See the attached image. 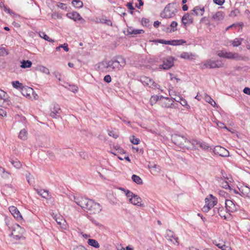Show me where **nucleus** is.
<instances>
[{
	"mask_svg": "<svg viewBox=\"0 0 250 250\" xmlns=\"http://www.w3.org/2000/svg\"><path fill=\"white\" fill-rule=\"evenodd\" d=\"M13 87L17 89L21 90L22 88L25 86H23L22 84L18 81H13L11 83Z\"/></svg>",
	"mask_w": 250,
	"mask_h": 250,
	"instance_id": "obj_32",
	"label": "nucleus"
},
{
	"mask_svg": "<svg viewBox=\"0 0 250 250\" xmlns=\"http://www.w3.org/2000/svg\"><path fill=\"white\" fill-rule=\"evenodd\" d=\"M239 190L242 195L250 197V188L244 185L239 184L237 186Z\"/></svg>",
	"mask_w": 250,
	"mask_h": 250,
	"instance_id": "obj_15",
	"label": "nucleus"
},
{
	"mask_svg": "<svg viewBox=\"0 0 250 250\" xmlns=\"http://www.w3.org/2000/svg\"><path fill=\"white\" fill-rule=\"evenodd\" d=\"M224 16L225 14L223 12L218 11L214 15H213L212 16V19L217 22H219L224 19Z\"/></svg>",
	"mask_w": 250,
	"mask_h": 250,
	"instance_id": "obj_20",
	"label": "nucleus"
},
{
	"mask_svg": "<svg viewBox=\"0 0 250 250\" xmlns=\"http://www.w3.org/2000/svg\"><path fill=\"white\" fill-rule=\"evenodd\" d=\"M224 65V64L221 61L208 59L203 62L200 67L202 69L216 68L222 67Z\"/></svg>",
	"mask_w": 250,
	"mask_h": 250,
	"instance_id": "obj_3",
	"label": "nucleus"
},
{
	"mask_svg": "<svg viewBox=\"0 0 250 250\" xmlns=\"http://www.w3.org/2000/svg\"><path fill=\"white\" fill-rule=\"evenodd\" d=\"M11 164L15 167L19 168L21 167V164L20 161L18 160H11Z\"/></svg>",
	"mask_w": 250,
	"mask_h": 250,
	"instance_id": "obj_50",
	"label": "nucleus"
},
{
	"mask_svg": "<svg viewBox=\"0 0 250 250\" xmlns=\"http://www.w3.org/2000/svg\"><path fill=\"white\" fill-rule=\"evenodd\" d=\"M37 70L47 75L50 74V71L48 68L43 65L38 66Z\"/></svg>",
	"mask_w": 250,
	"mask_h": 250,
	"instance_id": "obj_35",
	"label": "nucleus"
},
{
	"mask_svg": "<svg viewBox=\"0 0 250 250\" xmlns=\"http://www.w3.org/2000/svg\"><path fill=\"white\" fill-rule=\"evenodd\" d=\"M204 100L210 105L214 107H217L215 102L208 94L205 93L204 95Z\"/></svg>",
	"mask_w": 250,
	"mask_h": 250,
	"instance_id": "obj_29",
	"label": "nucleus"
},
{
	"mask_svg": "<svg viewBox=\"0 0 250 250\" xmlns=\"http://www.w3.org/2000/svg\"><path fill=\"white\" fill-rule=\"evenodd\" d=\"M74 250H87L85 247L83 246H79L74 249Z\"/></svg>",
	"mask_w": 250,
	"mask_h": 250,
	"instance_id": "obj_64",
	"label": "nucleus"
},
{
	"mask_svg": "<svg viewBox=\"0 0 250 250\" xmlns=\"http://www.w3.org/2000/svg\"><path fill=\"white\" fill-rule=\"evenodd\" d=\"M217 204H205L204 207L202 208V210L203 212H208L211 208H213L215 206H216Z\"/></svg>",
	"mask_w": 250,
	"mask_h": 250,
	"instance_id": "obj_40",
	"label": "nucleus"
},
{
	"mask_svg": "<svg viewBox=\"0 0 250 250\" xmlns=\"http://www.w3.org/2000/svg\"><path fill=\"white\" fill-rule=\"evenodd\" d=\"M100 22L103 23H105L108 25L112 26V25L111 21L109 20L106 19L103 21H101Z\"/></svg>",
	"mask_w": 250,
	"mask_h": 250,
	"instance_id": "obj_60",
	"label": "nucleus"
},
{
	"mask_svg": "<svg viewBox=\"0 0 250 250\" xmlns=\"http://www.w3.org/2000/svg\"><path fill=\"white\" fill-rule=\"evenodd\" d=\"M168 75L169 76V78L171 81H174L175 80L177 83H178L180 80L177 78L176 77H175L172 73H169Z\"/></svg>",
	"mask_w": 250,
	"mask_h": 250,
	"instance_id": "obj_56",
	"label": "nucleus"
},
{
	"mask_svg": "<svg viewBox=\"0 0 250 250\" xmlns=\"http://www.w3.org/2000/svg\"><path fill=\"white\" fill-rule=\"evenodd\" d=\"M198 145V146L203 150H207L209 147L207 143L203 141H199Z\"/></svg>",
	"mask_w": 250,
	"mask_h": 250,
	"instance_id": "obj_43",
	"label": "nucleus"
},
{
	"mask_svg": "<svg viewBox=\"0 0 250 250\" xmlns=\"http://www.w3.org/2000/svg\"><path fill=\"white\" fill-rule=\"evenodd\" d=\"M152 42H155V43H162V44H169L170 45V43H168V42H170V41H166V40H162V39H159V40H153Z\"/></svg>",
	"mask_w": 250,
	"mask_h": 250,
	"instance_id": "obj_48",
	"label": "nucleus"
},
{
	"mask_svg": "<svg viewBox=\"0 0 250 250\" xmlns=\"http://www.w3.org/2000/svg\"><path fill=\"white\" fill-rule=\"evenodd\" d=\"M73 201L75 203H88L89 202H91V199L79 194H76L74 195L73 196Z\"/></svg>",
	"mask_w": 250,
	"mask_h": 250,
	"instance_id": "obj_13",
	"label": "nucleus"
},
{
	"mask_svg": "<svg viewBox=\"0 0 250 250\" xmlns=\"http://www.w3.org/2000/svg\"><path fill=\"white\" fill-rule=\"evenodd\" d=\"M213 152L215 154L222 157H228L229 156V152L223 147L217 146L214 147Z\"/></svg>",
	"mask_w": 250,
	"mask_h": 250,
	"instance_id": "obj_12",
	"label": "nucleus"
},
{
	"mask_svg": "<svg viewBox=\"0 0 250 250\" xmlns=\"http://www.w3.org/2000/svg\"><path fill=\"white\" fill-rule=\"evenodd\" d=\"M2 101V106L7 107V106L11 104L10 100L7 96V93L0 89V103Z\"/></svg>",
	"mask_w": 250,
	"mask_h": 250,
	"instance_id": "obj_9",
	"label": "nucleus"
},
{
	"mask_svg": "<svg viewBox=\"0 0 250 250\" xmlns=\"http://www.w3.org/2000/svg\"><path fill=\"white\" fill-rule=\"evenodd\" d=\"M160 100V96L153 95L152 96L150 99V103L151 105H153L156 103V102Z\"/></svg>",
	"mask_w": 250,
	"mask_h": 250,
	"instance_id": "obj_42",
	"label": "nucleus"
},
{
	"mask_svg": "<svg viewBox=\"0 0 250 250\" xmlns=\"http://www.w3.org/2000/svg\"><path fill=\"white\" fill-rule=\"evenodd\" d=\"M66 16L70 19L75 21H80L82 23L85 22V20L81 17L79 13L77 12H72L66 14Z\"/></svg>",
	"mask_w": 250,
	"mask_h": 250,
	"instance_id": "obj_11",
	"label": "nucleus"
},
{
	"mask_svg": "<svg viewBox=\"0 0 250 250\" xmlns=\"http://www.w3.org/2000/svg\"><path fill=\"white\" fill-rule=\"evenodd\" d=\"M28 131L25 128L22 129L19 132L18 137L20 139L25 141L28 138Z\"/></svg>",
	"mask_w": 250,
	"mask_h": 250,
	"instance_id": "obj_23",
	"label": "nucleus"
},
{
	"mask_svg": "<svg viewBox=\"0 0 250 250\" xmlns=\"http://www.w3.org/2000/svg\"><path fill=\"white\" fill-rule=\"evenodd\" d=\"M177 10L174 4L169 3L164 9L161 14V17L163 18L169 19L173 18L177 13Z\"/></svg>",
	"mask_w": 250,
	"mask_h": 250,
	"instance_id": "obj_4",
	"label": "nucleus"
},
{
	"mask_svg": "<svg viewBox=\"0 0 250 250\" xmlns=\"http://www.w3.org/2000/svg\"><path fill=\"white\" fill-rule=\"evenodd\" d=\"M61 112V109L60 105L57 104H53L50 108V116L53 118H58L60 117V114Z\"/></svg>",
	"mask_w": 250,
	"mask_h": 250,
	"instance_id": "obj_7",
	"label": "nucleus"
},
{
	"mask_svg": "<svg viewBox=\"0 0 250 250\" xmlns=\"http://www.w3.org/2000/svg\"><path fill=\"white\" fill-rule=\"evenodd\" d=\"M32 65V62L29 60H23L21 62V67L22 68H30Z\"/></svg>",
	"mask_w": 250,
	"mask_h": 250,
	"instance_id": "obj_38",
	"label": "nucleus"
},
{
	"mask_svg": "<svg viewBox=\"0 0 250 250\" xmlns=\"http://www.w3.org/2000/svg\"><path fill=\"white\" fill-rule=\"evenodd\" d=\"M108 135L110 136H112V137H113L114 138H117L118 137V135L116 132H115L113 131H108Z\"/></svg>",
	"mask_w": 250,
	"mask_h": 250,
	"instance_id": "obj_58",
	"label": "nucleus"
},
{
	"mask_svg": "<svg viewBox=\"0 0 250 250\" xmlns=\"http://www.w3.org/2000/svg\"><path fill=\"white\" fill-rule=\"evenodd\" d=\"M61 47H62V48L65 52L69 51V49L68 47V44L66 43H64L61 44V45H59V46L57 47L56 48V50L57 51H59L60 50V49L61 48Z\"/></svg>",
	"mask_w": 250,
	"mask_h": 250,
	"instance_id": "obj_45",
	"label": "nucleus"
},
{
	"mask_svg": "<svg viewBox=\"0 0 250 250\" xmlns=\"http://www.w3.org/2000/svg\"><path fill=\"white\" fill-rule=\"evenodd\" d=\"M178 23L176 21H173L170 24V32H173L177 30V27Z\"/></svg>",
	"mask_w": 250,
	"mask_h": 250,
	"instance_id": "obj_47",
	"label": "nucleus"
},
{
	"mask_svg": "<svg viewBox=\"0 0 250 250\" xmlns=\"http://www.w3.org/2000/svg\"><path fill=\"white\" fill-rule=\"evenodd\" d=\"M243 92L246 94L250 95V88L249 87H245L243 89Z\"/></svg>",
	"mask_w": 250,
	"mask_h": 250,
	"instance_id": "obj_63",
	"label": "nucleus"
},
{
	"mask_svg": "<svg viewBox=\"0 0 250 250\" xmlns=\"http://www.w3.org/2000/svg\"><path fill=\"white\" fill-rule=\"evenodd\" d=\"M3 10H4L5 12L9 14L11 16H14L16 15L14 12L12 11L9 8L6 7V6H4Z\"/></svg>",
	"mask_w": 250,
	"mask_h": 250,
	"instance_id": "obj_55",
	"label": "nucleus"
},
{
	"mask_svg": "<svg viewBox=\"0 0 250 250\" xmlns=\"http://www.w3.org/2000/svg\"><path fill=\"white\" fill-rule=\"evenodd\" d=\"M182 22L185 26H187L193 22V20L188 14H186L182 18Z\"/></svg>",
	"mask_w": 250,
	"mask_h": 250,
	"instance_id": "obj_19",
	"label": "nucleus"
},
{
	"mask_svg": "<svg viewBox=\"0 0 250 250\" xmlns=\"http://www.w3.org/2000/svg\"><path fill=\"white\" fill-rule=\"evenodd\" d=\"M217 199L212 194H209L205 198L206 203H217Z\"/></svg>",
	"mask_w": 250,
	"mask_h": 250,
	"instance_id": "obj_31",
	"label": "nucleus"
},
{
	"mask_svg": "<svg viewBox=\"0 0 250 250\" xmlns=\"http://www.w3.org/2000/svg\"><path fill=\"white\" fill-rule=\"evenodd\" d=\"M204 11L205 9L204 7L200 8L198 6L195 7L192 10V12L196 16H202Z\"/></svg>",
	"mask_w": 250,
	"mask_h": 250,
	"instance_id": "obj_30",
	"label": "nucleus"
},
{
	"mask_svg": "<svg viewBox=\"0 0 250 250\" xmlns=\"http://www.w3.org/2000/svg\"><path fill=\"white\" fill-rule=\"evenodd\" d=\"M104 80L105 82L108 83H110L111 81V77L109 75H107L105 76Z\"/></svg>",
	"mask_w": 250,
	"mask_h": 250,
	"instance_id": "obj_61",
	"label": "nucleus"
},
{
	"mask_svg": "<svg viewBox=\"0 0 250 250\" xmlns=\"http://www.w3.org/2000/svg\"><path fill=\"white\" fill-rule=\"evenodd\" d=\"M188 147H187V149H189L191 148V146L194 148H196L197 146H199V141L195 140H188Z\"/></svg>",
	"mask_w": 250,
	"mask_h": 250,
	"instance_id": "obj_34",
	"label": "nucleus"
},
{
	"mask_svg": "<svg viewBox=\"0 0 250 250\" xmlns=\"http://www.w3.org/2000/svg\"><path fill=\"white\" fill-rule=\"evenodd\" d=\"M171 140L173 143L182 148L187 149V147H188V140L184 136L172 135Z\"/></svg>",
	"mask_w": 250,
	"mask_h": 250,
	"instance_id": "obj_2",
	"label": "nucleus"
},
{
	"mask_svg": "<svg viewBox=\"0 0 250 250\" xmlns=\"http://www.w3.org/2000/svg\"><path fill=\"white\" fill-rule=\"evenodd\" d=\"M170 45L176 46L182 45L186 43V41L184 40H174L170 41Z\"/></svg>",
	"mask_w": 250,
	"mask_h": 250,
	"instance_id": "obj_36",
	"label": "nucleus"
},
{
	"mask_svg": "<svg viewBox=\"0 0 250 250\" xmlns=\"http://www.w3.org/2000/svg\"><path fill=\"white\" fill-rule=\"evenodd\" d=\"M226 210L229 212H232L235 211L237 207H239L238 204H225Z\"/></svg>",
	"mask_w": 250,
	"mask_h": 250,
	"instance_id": "obj_24",
	"label": "nucleus"
},
{
	"mask_svg": "<svg viewBox=\"0 0 250 250\" xmlns=\"http://www.w3.org/2000/svg\"><path fill=\"white\" fill-rule=\"evenodd\" d=\"M213 244L222 250H231V248L230 246L223 244L222 243H217L216 241H215Z\"/></svg>",
	"mask_w": 250,
	"mask_h": 250,
	"instance_id": "obj_27",
	"label": "nucleus"
},
{
	"mask_svg": "<svg viewBox=\"0 0 250 250\" xmlns=\"http://www.w3.org/2000/svg\"><path fill=\"white\" fill-rule=\"evenodd\" d=\"M126 62L124 58L119 57L109 61H103L100 63V66L108 69L109 71H118L121 70L125 65Z\"/></svg>",
	"mask_w": 250,
	"mask_h": 250,
	"instance_id": "obj_1",
	"label": "nucleus"
},
{
	"mask_svg": "<svg viewBox=\"0 0 250 250\" xmlns=\"http://www.w3.org/2000/svg\"><path fill=\"white\" fill-rule=\"evenodd\" d=\"M72 4L76 8H81L83 6V3L79 0H74L72 1Z\"/></svg>",
	"mask_w": 250,
	"mask_h": 250,
	"instance_id": "obj_41",
	"label": "nucleus"
},
{
	"mask_svg": "<svg viewBox=\"0 0 250 250\" xmlns=\"http://www.w3.org/2000/svg\"><path fill=\"white\" fill-rule=\"evenodd\" d=\"M160 100H162V105L166 108H172V106L174 103V100L168 97H165L160 96Z\"/></svg>",
	"mask_w": 250,
	"mask_h": 250,
	"instance_id": "obj_14",
	"label": "nucleus"
},
{
	"mask_svg": "<svg viewBox=\"0 0 250 250\" xmlns=\"http://www.w3.org/2000/svg\"><path fill=\"white\" fill-rule=\"evenodd\" d=\"M242 41H243L242 39H241V38H240V39L236 38L233 41H232V42H231L232 43V45L234 47L238 46L240 44H241Z\"/></svg>",
	"mask_w": 250,
	"mask_h": 250,
	"instance_id": "obj_46",
	"label": "nucleus"
},
{
	"mask_svg": "<svg viewBox=\"0 0 250 250\" xmlns=\"http://www.w3.org/2000/svg\"><path fill=\"white\" fill-rule=\"evenodd\" d=\"M218 182L219 183L220 186L224 188L227 189L230 188L228 182L224 181L222 178H218Z\"/></svg>",
	"mask_w": 250,
	"mask_h": 250,
	"instance_id": "obj_33",
	"label": "nucleus"
},
{
	"mask_svg": "<svg viewBox=\"0 0 250 250\" xmlns=\"http://www.w3.org/2000/svg\"><path fill=\"white\" fill-rule=\"evenodd\" d=\"M88 244L91 246H92L96 248H98L100 247V245L98 243V241L95 239H89L88 240Z\"/></svg>",
	"mask_w": 250,
	"mask_h": 250,
	"instance_id": "obj_39",
	"label": "nucleus"
},
{
	"mask_svg": "<svg viewBox=\"0 0 250 250\" xmlns=\"http://www.w3.org/2000/svg\"><path fill=\"white\" fill-rule=\"evenodd\" d=\"M69 89L70 91H72L74 93H75V92H77L78 88L77 86H76L75 85H69Z\"/></svg>",
	"mask_w": 250,
	"mask_h": 250,
	"instance_id": "obj_57",
	"label": "nucleus"
},
{
	"mask_svg": "<svg viewBox=\"0 0 250 250\" xmlns=\"http://www.w3.org/2000/svg\"><path fill=\"white\" fill-rule=\"evenodd\" d=\"M219 194L221 196L224 197L226 203L227 202H230L232 203H234V202H235V201L231 197L229 196L228 194L227 193H226L224 191H220Z\"/></svg>",
	"mask_w": 250,
	"mask_h": 250,
	"instance_id": "obj_26",
	"label": "nucleus"
},
{
	"mask_svg": "<svg viewBox=\"0 0 250 250\" xmlns=\"http://www.w3.org/2000/svg\"><path fill=\"white\" fill-rule=\"evenodd\" d=\"M217 126L220 128H224L226 129L229 131L230 130L221 122H217Z\"/></svg>",
	"mask_w": 250,
	"mask_h": 250,
	"instance_id": "obj_54",
	"label": "nucleus"
},
{
	"mask_svg": "<svg viewBox=\"0 0 250 250\" xmlns=\"http://www.w3.org/2000/svg\"><path fill=\"white\" fill-rule=\"evenodd\" d=\"M166 238L171 241H172V239H173L176 242H178V238L175 236L174 232L169 229L167 230Z\"/></svg>",
	"mask_w": 250,
	"mask_h": 250,
	"instance_id": "obj_25",
	"label": "nucleus"
},
{
	"mask_svg": "<svg viewBox=\"0 0 250 250\" xmlns=\"http://www.w3.org/2000/svg\"><path fill=\"white\" fill-rule=\"evenodd\" d=\"M78 205H80V207L82 208V209H83V210L88 212V207L91 205H93V208L95 209H97V210H101L100 204H78Z\"/></svg>",
	"mask_w": 250,
	"mask_h": 250,
	"instance_id": "obj_22",
	"label": "nucleus"
},
{
	"mask_svg": "<svg viewBox=\"0 0 250 250\" xmlns=\"http://www.w3.org/2000/svg\"><path fill=\"white\" fill-rule=\"evenodd\" d=\"M129 32L132 34H140L144 33V31L142 29H132L131 31H130Z\"/></svg>",
	"mask_w": 250,
	"mask_h": 250,
	"instance_id": "obj_49",
	"label": "nucleus"
},
{
	"mask_svg": "<svg viewBox=\"0 0 250 250\" xmlns=\"http://www.w3.org/2000/svg\"><path fill=\"white\" fill-rule=\"evenodd\" d=\"M130 142L131 143L134 145H138L140 143V140L138 138H135L134 136H132V138L130 139Z\"/></svg>",
	"mask_w": 250,
	"mask_h": 250,
	"instance_id": "obj_53",
	"label": "nucleus"
},
{
	"mask_svg": "<svg viewBox=\"0 0 250 250\" xmlns=\"http://www.w3.org/2000/svg\"><path fill=\"white\" fill-rule=\"evenodd\" d=\"M93 205L89 206V208H88V211H89L90 214H95L96 213L99 212L101 210H97V209H95L93 208Z\"/></svg>",
	"mask_w": 250,
	"mask_h": 250,
	"instance_id": "obj_51",
	"label": "nucleus"
},
{
	"mask_svg": "<svg viewBox=\"0 0 250 250\" xmlns=\"http://www.w3.org/2000/svg\"><path fill=\"white\" fill-rule=\"evenodd\" d=\"M122 190H124L126 197L128 198L129 201L131 203H140L143 201L141 198L138 195H135L133 193L129 190H124L121 188Z\"/></svg>",
	"mask_w": 250,
	"mask_h": 250,
	"instance_id": "obj_6",
	"label": "nucleus"
},
{
	"mask_svg": "<svg viewBox=\"0 0 250 250\" xmlns=\"http://www.w3.org/2000/svg\"><path fill=\"white\" fill-rule=\"evenodd\" d=\"M174 58L172 57H169L167 58L163 62V64L159 66V69L167 70L170 68L173 65Z\"/></svg>",
	"mask_w": 250,
	"mask_h": 250,
	"instance_id": "obj_10",
	"label": "nucleus"
},
{
	"mask_svg": "<svg viewBox=\"0 0 250 250\" xmlns=\"http://www.w3.org/2000/svg\"><path fill=\"white\" fill-rule=\"evenodd\" d=\"M140 81L144 86H147L154 89H160V85L148 77L145 76H141L140 78Z\"/></svg>",
	"mask_w": 250,
	"mask_h": 250,
	"instance_id": "obj_5",
	"label": "nucleus"
},
{
	"mask_svg": "<svg viewBox=\"0 0 250 250\" xmlns=\"http://www.w3.org/2000/svg\"><path fill=\"white\" fill-rule=\"evenodd\" d=\"M22 95L26 98H30L31 94H34V91L30 87L25 86L21 91Z\"/></svg>",
	"mask_w": 250,
	"mask_h": 250,
	"instance_id": "obj_17",
	"label": "nucleus"
},
{
	"mask_svg": "<svg viewBox=\"0 0 250 250\" xmlns=\"http://www.w3.org/2000/svg\"><path fill=\"white\" fill-rule=\"evenodd\" d=\"M9 211L13 215V216L17 218V219H22V216L17 207L15 206H10L9 207Z\"/></svg>",
	"mask_w": 250,
	"mask_h": 250,
	"instance_id": "obj_18",
	"label": "nucleus"
},
{
	"mask_svg": "<svg viewBox=\"0 0 250 250\" xmlns=\"http://www.w3.org/2000/svg\"><path fill=\"white\" fill-rule=\"evenodd\" d=\"M180 58L186 60L194 59L195 55L191 53L183 52L180 56Z\"/></svg>",
	"mask_w": 250,
	"mask_h": 250,
	"instance_id": "obj_28",
	"label": "nucleus"
},
{
	"mask_svg": "<svg viewBox=\"0 0 250 250\" xmlns=\"http://www.w3.org/2000/svg\"><path fill=\"white\" fill-rule=\"evenodd\" d=\"M6 112L3 109L0 108V117L3 118L6 117Z\"/></svg>",
	"mask_w": 250,
	"mask_h": 250,
	"instance_id": "obj_59",
	"label": "nucleus"
},
{
	"mask_svg": "<svg viewBox=\"0 0 250 250\" xmlns=\"http://www.w3.org/2000/svg\"><path fill=\"white\" fill-rule=\"evenodd\" d=\"M173 100L176 102H180L181 105L185 106L187 109L188 110L190 109V106L188 104L187 101L182 97L178 96L177 98H173Z\"/></svg>",
	"mask_w": 250,
	"mask_h": 250,
	"instance_id": "obj_21",
	"label": "nucleus"
},
{
	"mask_svg": "<svg viewBox=\"0 0 250 250\" xmlns=\"http://www.w3.org/2000/svg\"><path fill=\"white\" fill-rule=\"evenodd\" d=\"M168 92L169 96L171 97L172 100H173V98H176L175 97L176 96V92L170 88H168Z\"/></svg>",
	"mask_w": 250,
	"mask_h": 250,
	"instance_id": "obj_52",
	"label": "nucleus"
},
{
	"mask_svg": "<svg viewBox=\"0 0 250 250\" xmlns=\"http://www.w3.org/2000/svg\"><path fill=\"white\" fill-rule=\"evenodd\" d=\"M37 193L42 198L48 201H51L52 196L49 191L43 189H36Z\"/></svg>",
	"mask_w": 250,
	"mask_h": 250,
	"instance_id": "obj_16",
	"label": "nucleus"
},
{
	"mask_svg": "<svg viewBox=\"0 0 250 250\" xmlns=\"http://www.w3.org/2000/svg\"><path fill=\"white\" fill-rule=\"evenodd\" d=\"M132 180L138 185H142L143 182L142 179L138 175L133 174L131 177Z\"/></svg>",
	"mask_w": 250,
	"mask_h": 250,
	"instance_id": "obj_37",
	"label": "nucleus"
},
{
	"mask_svg": "<svg viewBox=\"0 0 250 250\" xmlns=\"http://www.w3.org/2000/svg\"><path fill=\"white\" fill-rule=\"evenodd\" d=\"M213 2L219 5H222L225 2V0H213Z\"/></svg>",
	"mask_w": 250,
	"mask_h": 250,
	"instance_id": "obj_62",
	"label": "nucleus"
},
{
	"mask_svg": "<svg viewBox=\"0 0 250 250\" xmlns=\"http://www.w3.org/2000/svg\"><path fill=\"white\" fill-rule=\"evenodd\" d=\"M40 36L44 39L45 41H48L49 42H54V41L50 38L44 33V32H40L39 33Z\"/></svg>",
	"mask_w": 250,
	"mask_h": 250,
	"instance_id": "obj_44",
	"label": "nucleus"
},
{
	"mask_svg": "<svg viewBox=\"0 0 250 250\" xmlns=\"http://www.w3.org/2000/svg\"><path fill=\"white\" fill-rule=\"evenodd\" d=\"M217 55L220 57L228 59H236L239 57V55L237 53H233L231 52H227L225 50L219 51L218 52Z\"/></svg>",
	"mask_w": 250,
	"mask_h": 250,
	"instance_id": "obj_8",
	"label": "nucleus"
}]
</instances>
